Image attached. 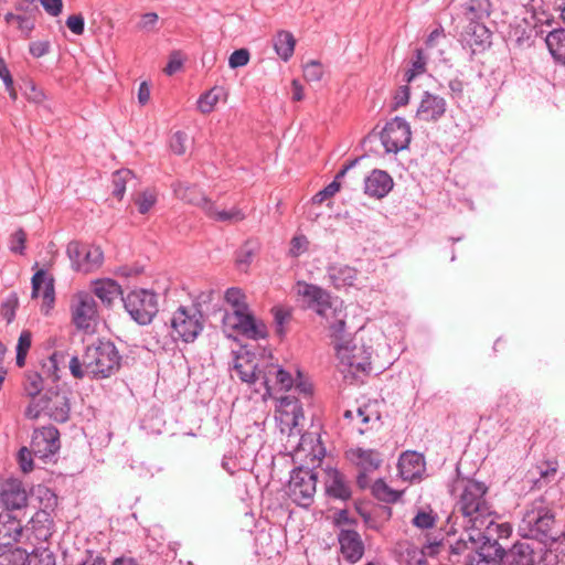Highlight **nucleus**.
I'll use <instances>...</instances> for the list:
<instances>
[{"mask_svg": "<svg viewBox=\"0 0 565 565\" xmlns=\"http://www.w3.org/2000/svg\"><path fill=\"white\" fill-rule=\"evenodd\" d=\"M234 370L242 382L254 387L262 394L263 399L276 398L279 401L277 413L281 425L289 427L290 431L303 418L300 402L294 396H277L280 392L289 391L295 381L291 374L280 365L259 359L256 354L245 352L236 358Z\"/></svg>", "mask_w": 565, "mask_h": 565, "instance_id": "nucleus-1", "label": "nucleus"}, {"mask_svg": "<svg viewBox=\"0 0 565 565\" xmlns=\"http://www.w3.org/2000/svg\"><path fill=\"white\" fill-rule=\"evenodd\" d=\"M121 356L111 341L97 340L87 345L82 359L74 355L70 361V371L75 379L89 374L95 379H106L120 367Z\"/></svg>", "mask_w": 565, "mask_h": 565, "instance_id": "nucleus-2", "label": "nucleus"}, {"mask_svg": "<svg viewBox=\"0 0 565 565\" xmlns=\"http://www.w3.org/2000/svg\"><path fill=\"white\" fill-rule=\"evenodd\" d=\"M461 483V492L455 508L463 519L466 531L482 529L483 525L494 521L495 512L487 498L488 487L473 479L463 480Z\"/></svg>", "mask_w": 565, "mask_h": 565, "instance_id": "nucleus-3", "label": "nucleus"}, {"mask_svg": "<svg viewBox=\"0 0 565 565\" xmlns=\"http://www.w3.org/2000/svg\"><path fill=\"white\" fill-rule=\"evenodd\" d=\"M225 300L233 308L223 316L222 323L228 337L239 334L247 339H265L268 334L266 324L254 317L245 302V295L239 288L231 287L225 291Z\"/></svg>", "mask_w": 565, "mask_h": 565, "instance_id": "nucleus-4", "label": "nucleus"}, {"mask_svg": "<svg viewBox=\"0 0 565 565\" xmlns=\"http://www.w3.org/2000/svg\"><path fill=\"white\" fill-rule=\"evenodd\" d=\"M296 292L306 308L313 310L327 321L331 337L342 339L347 317L342 303L332 301L331 295L323 288L306 281L296 284Z\"/></svg>", "mask_w": 565, "mask_h": 565, "instance_id": "nucleus-5", "label": "nucleus"}, {"mask_svg": "<svg viewBox=\"0 0 565 565\" xmlns=\"http://www.w3.org/2000/svg\"><path fill=\"white\" fill-rule=\"evenodd\" d=\"M70 391L58 385L49 387L38 399L31 401L25 407L24 416L38 419L42 414L56 423H66L71 414Z\"/></svg>", "mask_w": 565, "mask_h": 565, "instance_id": "nucleus-6", "label": "nucleus"}, {"mask_svg": "<svg viewBox=\"0 0 565 565\" xmlns=\"http://www.w3.org/2000/svg\"><path fill=\"white\" fill-rule=\"evenodd\" d=\"M555 523V515L544 498L532 501L525 510L519 525V532L524 539H532L543 542L554 539L552 529Z\"/></svg>", "mask_w": 565, "mask_h": 565, "instance_id": "nucleus-7", "label": "nucleus"}, {"mask_svg": "<svg viewBox=\"0 0 565 565\" xmlns=\"http://www.w3.org/2000/svg\"><path fill=\"white\" fill-rule=\"evenodd\" d=\"M510 525L507 523H497L494 521L477 527L475 531H467L468 540L477 545L476 555L482 557H495L503 562L505 557L504 548L499 544V537L509 535Z\"/></svg>", "mask_w": 565, "mask_h": 565, "instance_id": "nucleus-8", "label": "nucleus"}, {"mask_svg": "<svg viewBox=\"0 0 565 565\" xmlns=\"http://www.w3.org/2000/svg\"><path fill=\"white\" fill-rule=\"evenodd\" d=\"M122 302L130 318L140 326L149 324L159 311L158 296L148 289L130 291Z\"/></svg>", "mask_w": 565, "mask_h": 565, "instance_id": "nucleus-9", "label": "nucleus"}, {"mask_svg": "<svg viewBox=\"0 0 565 565\" xmlns=\"http://www.w3.org/2000/svg\"><path fill=\"white\" fill-rule=\"evenodd\" d=\"M318 476L312 469L297 467L291 471L287 494L299 507L308 508L313 502Z\"/></svg>", "mask_w": 565, "mask_h": 565, "instance_id": "nucleus-10", "label": "nucleus"}, {"mask_svg": "<svg viewBox=\"0 0 565 565\" xmlns=\"http://www.w3.org/2000/svg\"><path fill=\"white\" fill-rule=\"evenodd\" d=\"M172 337L192 343L203 330V316L198 308L179 307L170 321Z\"/></svg>", "mask_w": 565, "mask_h": 565, "instance_id": "nucleus-11", "label": "nucleus"}, {"mask_svg": "<svg viewBox=\"0 0 565 565\" xmlns=\"http://www.w3.org/2000/svg\"><path fill=\"white\" fill-rule=\"evenodd\" d=\"M338 342L335 344L337 355L342 364H345L353 372H370L371 371V352L370 348L358 345L353 340H344L334 338Z\"/></svg>", "mask_w": 565, "mask_h": 565, "instance_id": "nucleus-12", "label": "nucleus"}, {"mask_svg": "<svg viewBox=\"0 0 565 565\" xmlns=\"http://www.w3.org/2000/svg\"><path fill=\"white\" fill-rule=\"evenodd\" d=\"M412 131L408 122L402 117H395L386 122L381 132V141L386 152L397 153L408 147Z\"/></svg>", "mask_w": 565, "mask_h": 565, "instance_id": "nucleus-13", "label": "nucleus"}, {"mask_svg": "<svg viewBox=\"0 0 565 565\" xmlns=\"http://www.w3.org/2000/svg\"><path fill=\"white\" fill-rule=\"evenodd\" d=\"M73 322L78 329L87 330L98 318L97 303L87 291L74 295L71 303Z\"/></svg>", "mask_w": 565, "mask_h": 565, "instance_id": "nucleus-14", "label": "nucleus"}, {"mask_svg": "<svg viewBox=\"0 0 565 565\" xmlns=\"http://www.w3.org/2000/svg\"><path fill=\"white\" fill-rule=\"evenodd\" d=\"M31 448L34 456L41 459L54 456L61 448L58 429L52 425L35 429L32 434Z\"/></svg>", "mask_w": 565, "mask_h": 565, "instance_id": "nucleus-15", "label": "nucleus"}, {"mask_svg": "<svg viewBox=\"0 0 565 565\" xmlns=\"http://www.w3.org/2000/svg\"><path fill=\"white\" fill-rule=\"evenodd\" d=\"M447 110V102L444 97L424 92L416 110V118L426 122H436L443 118Z\"/></svg>", "mask_w": 565, "mask_h": 565, "instance_id": "nucleus-16", "label": "nucleus"}, {"mask_svg": "<svg viewBox=\"0 0 565 565\" xmlns=\"http://www.w3.org/2000/svg\"><path fill=\"white\" fill-rule=\"evenodd\" d=\"M340 551L351 564L359 562L364 554V543L355 530L341 529L338 534Z\"/></svg>", "mask_w": 565, "mask_h": 565, "instance_id": "nucleus-17", "label": "nucleus"}, {"mask_svg": "<svg viewBox=\"0 0 565 565\" xmlns=\"http://www.w3.org/2000/svg\"><path fill=\"white\" fill-rule=\"evenodd\" d=\"M1 502L8 510H20L26 505L28 494L22 482L9 479L1 486Z\"/></svg>", "mask_w": 565, "mask_h": 565, "instance_id": "nucleus-18", "label": "nucleus"}, {"mask_svg": "<svg viewBox=\"0 0 565 565\" xmlns=\"http://www.w3.org/2000/svg\"><path fill=\"white\" fill-rule=\"evenodd\" d=\"M392 177L384 170L374 169L364 179V193L371 198L383 199L393 189Z\"/></svg>", "mask_w": 565, "mask_h": 565, "instance_id": "nucleus-19", "label": "nucleus"}, {"mask_svg": "<svg viewBox=\"0 0 565 565\" xmlns=\"http://www.w3.org/2000/svg\"><path fill=\"white\" fill-rule=\"evenodd\" d=\"M537 557L534 543L516 542L505 553L503 565H536Z\"/></svg>", "mask_w": 565, "mask_h": 565, "instance_id": "nucleus-20", "label": "nucleus"}, {"mask_svg": "<svg viewBox=\"0 0 565 565\" xmlns=\"http://www.w3.org/2000/svg\"><path fill=\"white\" fill-rule=\"evenodd\" d=\"M345 455L360 470L370 472L377 470L383 461L381 454L375 449L356 447L349 449Z\"/></svg>", "mask_w": 565, "mask_h": 565, "instance_id": "nucleus-21", "label": "nucleus"}, {"mask_svg": "<svg viewBox=\"0 0 565 565\" xmlns=\"http://www.w3.org/2000/svg\"><path fill=\"white\" fill-rule=\"evenodd\" d=\"M326 493L332 499L348 501L352 497L351 487L345 476L338 469H329L324 482Z\"/></svg>", "mask_w": 565, "mask_h": 565, "instance_id": "nucleus-22", "label": "nucleus"}, {"mask_svg": "<svg viewBox=\"0 0 565 565\" xmlns=\"http://www.w3.org/2000/svg\"><path fill=\"white\" fill-rule=\"evenodd\" d=\"M397 467L403 479L413 480L420 477L425 469L424 456L416 451H406L401 455Z\"/></svg>", "mask_w": 565, "mask_h": 565, "instance_id": "nucleus-23", "label": "nucleus"}, {"mask_svg": "<svg viewBox=\"0 0 565 565\" xmlns=\"http://www.w3.org/2000/svg\"><path fill=\"white\" fill-rule=\"evenodd\" d=\"M174 195L192 205L203 209V211L213 212V202H211L195 185H185L181 182L173 184Z\"/></svg>", "mask_w": 565, "mask_h": 565, "instance_id": "nucleus-24", "label": "nucleus"}, {"mask_svg": "<svg viewBox=\"0 0 565 565\" xmlns=\"http://www.w3.org/2000/svg\"><path fill=\"white\" fill-rule=\"evenodd\" d=\"M94 295L107 308H110L114 301L122 295L121 286L113 279H98L94 281Z\"/></svg>", "mask_w": 565, "mask_h": 565, "instance_id": "nucleus-25", "label": "nucleus"}, {"mask_svg": "<svg viewBox=\"0 0 565 565\" xmlns=\"http://www.w3.org/2000/svg\"><path fill=\"white\" fill-rule=\"evenodd\" d=\"M22 534L20 522L10 515H0V550L10 547Z\"/></svg>", "mask_w": 565, "mask_h": 565, "instance_id": "nucleus-26", "label": "nucleus"}, {"mask_svg": "<svg viewBox=\"0 0 565 565\" xmlns=\"http://www.w3.org/2000/svg\"><path fill=\"white\" fill-rule=\"evenodd\" d=\"M328 277L337 289L351 287L358 278V270L348 265H332L328 267Z\"/></svg>", "mask_w": 565, "mask_h": 565, "instance_id": "nucleus-27", "label": "nucleus"}, {"mask_svg": "<svg viewBox=\"0 0 565 565\" xmlns=\"http://www.w3.org/2000/svg\"><path fill=\"white\" fill-rule=\"evenodd\" d=\"M32 298L42 296L45 300H54V279L47 277L44 269L38 270L32 277Z\"/></svg>", "mask_w": 565, "mask_h": 565, "instance_id": "nucleus-28", "label": "nucleus"}, {"mask_svg": "<svg viewBox=\"0 0 565 565\" xmlns=\"http://www.w3.org/2000/svg\"><path fill=\"white\" fill-rule=\"evenodd\" d=\"M547 49L553 58L565 65V29H554L545 38Z\"/></svg>", "mask_w": 565, "mask_h": 565, "instance_id": "nucleus-29", "label": "nucleus"}, {"mask_svg": "<svg viewBox=\"0 0 565 565\" xmlns=\"http://www.w3.org/2000/svg\"><path fill=\"white\" fill-rule=\"evenodd\" d=\"M296 40L292 33L279 31L274 38V49L277 55L287 62L294 54Z\"/></svg>", "mask_w": 565, "mask_h": 565, "instance_id": "nucleus-30", "label": "nucleus"}, {"mask_svg": "<svg viewBox=\"0 0 565 565\" xmlns=\"http://www.w3.org/2000/svg\"><path fill=\"white\" fill-rule=\"evenodd\" d=\"M355 418L354 427L358 429L359 434L363 435L371 429L374 424L380 422L381 416L377 412L373 411L370 405H364L355 411Z\"/></svg>", "mask_w": 565, "mask_h": 565, "instance_id": "nucleus-31", "label": "nucleus"}, {"mask_svg": "<svg viewBox=\"0 0 565 565\" xmlns=\"http://www.w3.org/2000/svg\"><path fill=\"white\" fill-rule=\"evenodd\" d=\"M491 34L483 23H469L466 29L465 41L470 46H484L490 43Z\"/></svg>", "mask_w": 565, "mask_h": 565, "instance_id": "nucleus-32", "label": "nucleus"}, {"mask_svg": "<svg viewBox=\"0 0 565 565\" xmlns=\"http://www.w3.org/2000/svg\"><path fill=\"white\" fill-rule=\"evenodd\" d=\"M463 13L470 23L478 22L479 20L488 17L490 13L489 0H468L462 4Z\"/></svg>", "mask_w": 565, "mask_h": 565, "instance_id": "nucleus-33", "label": "nucleus"}, {"mask_svg": "<svg viewBox=\"0 0 565 565\" xmlns=\"http://www.w3.org/2000/svg\"><path fill=\"white\" fill-rule=\"evenodd\" d=\"M43 387V377L39 372L28 371L24 374L23 390L31 401L38 399L42 395Z\"/></svg>", "mask_w": 565, "mask_h": 565, "instance_id": "nucleus-34", "label": "nucleus"}, {"mask_svg": "<svg viewBox=\"0 0 565 565\" xmlns=\"http://www.w3.org/2000/svg\"><path fill=\"white\" fill-rule=\"evenodd\" d=\"M371 491L377 500L386 503H395L401 497V493L390 488L383 479H377L371 486Z\"/></svg>", "mask_w": 565, "mask_h": 565, "instance_id": "nucleus-35", "label": "nucleus"}, {"mask_svg": "<svg viewBox=\"0 0 565 565\" xmlns=\"http://www.w3.org/2000/svg\"><path fill=\"white\" fill-rule=\"evenodd\" d=\"M104 260V253L99 246H86L82 271L89 273L98 268Z\"/></svg>", "mask_w": 565, "mask_h": 565, "instance_id": "nucleus-36", "label": "nucleus"}, {"mask_svg": "<svg viewBox=\"0 0 565 565\" xmlns=\"http://www.w3.org/2000/svg\"><path fill=\"white\" fill-rule=\"evenodd\" d=\"M206 213V215L217 222H228V223H236V222H239V221H243L246 215L245 213L234 206L232 207L231 210L226 211V210H222V211H217L215 209V205L213 204V212L211 211H204Z\"/></svg>", "mask_w": 565, "mask_h": 565, "instance_id": "nucleus-37", "label": "nucleus"}, {"mask_svg": "<svg viewBox=\"0 0 565 565\" xmlns=\"http://www.w3.org/2000/svg\"><path fill=\"white\" fill-rule=\"evenodd\" d=\"M134 173L129 169H120L113 173V195L121 200L126 192V184L132 180Z\"/></svg>", "mask_w": 565, "mask_h": 565, "instance_id": "nucleus-38", "label": "nucleus"}, {"mask_svg": "<svg viewBox=\"0 0 565 565\" xmlns=\"http://www.w3.org/2000/svg\"><path fill=\"white\" fill-rule=\"evenodd\" d=\"M223 89L221 87H213L202 94L198 100V108L202 114H210L215 105L218 103Z\"/></svg>", "mask_w": 565, "mask_h": 565, "instance_id": "nucleus-39", "label": "nucleus"}, {"mask_svg": "<svg viewBox=\"0 0 565 565\" xmlns=\"http://www.w3.org/2000/svg\"><path fill=\"white\" fill-rule=\"evenodd\" d=\"M32 343V333L29 330H23L18 339L17 343V356L15 363L19 367L25 365V359Z\"/></svg>", "mask_w": 565, "mask_h": 565, "instance_id": "nucleus-40", "label": "nucleus"}, {"mask_svg": "<svg viewBox=\"0 0 565 565\" xmlns=\"http://www.w3.org/2000/svg\"><path fill=\"white\" fill-rule=\"evenodd\" d=\"M426 71V56L420 49L415 51V57L412 62V67L405 72L404 79L411 83L417 75Z\"/></svg>", "mask_w": 565, "mask_h": 565, "instance_id": "nucleus-41", "label": "nucleus"}, {"mask_svg": "<svg viewBox=\"0 0 565 565\" xmlns=\"http://www.w3.org/2000/svg\"><path fill=\"white\" fill-rule=\"evenodd\" d=\"M437 521V514L431 510L425 511L419 510L416 515L413 518V525L420 530L433 529Z\"/></svg>", "mask_w": 565, "mask_h": 565, "instance_id": "nucleus-42", "label": "nucleus"}, {"mask_svg": "<svg viewBox=\"0 0 565 565\" xmlns=\"http://www.w3.org/2000/svg\"><path fill=\"white\" fill-rule=\"evenodd\" d=\"M66 253L76 270H82L83 259L85 255V245L78 242H71L67 245Z\"/></svg>", "mask_w": 565, "mask_h": 565, "instance_id": "nucleus-43", "label": "nucleus"}, {"mask_svg": "<svg viewBox=\"0 0 565 565\" xmlns=\"http://www.w3.org/2000/svg\"><path fill=\"white\" fill-rule=\"evenodd\" d=\"M303 76L308 82H319L323 76V66L318 61H310L303 66Z\"/></svg>", "mask_w": 565, "mask_h": 565, "instance_id": "nucleus-44", "label": "nucleus"}, {"mask_svg": "<svg viewBox=\"0 0 565 565\" xmlns=\"http://www.w3.org/2000/svg\"><path fill=\"white\" fill-rule=\"evenodd\" d=\"M271 311L274 315L275 323L277 326V333L279 335H284V324L290 320L291 312L290 310L285 309L282 307H274Z\"/></svg>", "mask_w": 565, "mask_h": 565, "instance_id": "nucleus-45", "label": "nucleus"}, {"mask_svg": "<svg viewBox=\"0 0 565 565\" xmlns=\"http://www.w3.org/2000/svg\"><path fill=\"white\" fill-rule=\"evenodd\" d=\"M157 199L152 192L143 191L136 200L135 203L139 213L146 214L154 205Z\"/></svg>", "mask_w": 565, "mask_h": 565, "instance_id": "nucleus-46", "label": "nucleus"}, {"mask_svg": "<svg viewBox=\"0 0 565 565\" xmlns=\"http://www.w3.org/2000/svg\"><path fill=\"white\" fill-rule=\"evenodd\" d=\"M188 140V136L183 131H175L170 140V148L173 153L178 156H182L185 153L186 146L185 142Z\"/></svg>", "mask_w": 565, "mask_h": 565, "instance_id": "nucleus-47", "label": "nucleus"}, {"mask_svg": "<svg viewBox=\"0 0 565 565\" xmlns=\"http://www.w3.org/2000/svg\"><path fill=\"white\" fill-rule=\"evenodd\" d=\"M249 57L250 54L247 49L235 50L228 58V65L231 68L245 66L249 62Z\"/></svg>", "mask_w": 565, "mask_h": 565, "instance_id": "nucleus-48", "label": "nucleus"}, {"mask_svg": "<svg viewBox=\"0 0 565 565\" xmlns=\"http://www.w3.org/2000/svg\"><path fill=\"white\" fill-rule=\"evenodd\" d=\"M28 565H56L54 554L49 550H43L29 557Z\"/></svg>", "mask_w": 565, "mask_h": 565, "instance_id": "nucleus-49", "label": "nucleus"}, {"mask_svg": "<svg viewBox=\"0 0 565 565\" xmlns=\"http://www.w3.org/2000/svg\"><path fill=\"white\" fill-rule=\"evenodd\" d=\"M32 448L22 447L18 452V461L23 472H30L33 469Z\"/></svg>", "mask_w": 565, "mask_h": 565, "instance_id": "nucleus-50", "label": "nucleus"}, {"mask_svg": "<svg viewBox=\"0 0 565 565\" xmlns=\"http://www.w3.org/2000/svg\"><path fill=\"white\" fill-rule=\"evenodd\" d=\"M308 248V239L306 236H295L290 242L289 255L292 257H298L302 253H305Z\"/></svg>", "mask_w": 565, "mask_h": 565, "instance_id": "nucleus-51", "label": "nucleus"}, {"mask_svg": "<svg viewBox=\"0 0 565 565\" xmlns=\"http://www.w3.org/2000/svg\"><path fill=\"white\" fill-rule=\"evenodd\" d=\"M67 28L76 35H82L85 30V21L82 14H72L66 19Z\"/></svg>", "mask_w": 565, "mask_h": 565, "instance_id": "nucleus-52", "label": "nucleus"}, {"mask_svg": "<svg viewBox=\"0 0 565 565\" xmlns=\"http://www.w3.org/2000/svg\"><path fill=\"white\" fill-rule=\"evenodd\" d=\"M340 188H341L340 182L332 181L323 190L319 191L315 195V198H313L315 202L321 203L326 199L333 196L340 190Z\"/></svg>", "mask_w": 565, "mask_h": 565, "instance_id": "nucleus-53", "label": "nucleus"}, {"mask_svg": "<svg viewBox=\"0 0 565 565\" xmlns=\"http://www.w3.org/2000/svg\"><path fill=\"white\" fill-rule=\"evenodd\" d=\"M50 41H34L30 43L29 51L33 57H41L50 52Z\"/></svg>", "mask_w": 565, "mask_h": 565, "instance_id": "nucleus-54", "label": "nucleus"}, {"mask_svg": "<svg viewBox=\"0 0 565 565\" xmlns=\"http://www.w3.org/2000/svg\"><path fill=\"white\" fill-rule=\"evenodd\" d=\"M26 234L22 228L15 231L12 235L11 250L14 253L23 254L25 248Z\"/></svg>", "mask_w": 565, "mask_h": 565, "instance_id": "nucleus-55", "label": "nucleus"}, {"mask_svg": "<svg viewBox=\"0 0 565 565\" xmlns=\"http://www.w3.org/2000/svg\"><path fill=\"white\" fill-rule=\"evenodd\" d=\"M159 17L154 12H148L141 15L138 28L146 31H151L156 28Z\"/></svg>", "mask_w": 565, "mask_h": 565, "instance_id": "nucleus-56", "label": "nucleus"}, {"mask_svg": "<svg viewBox=\"0 0 565 565\" xmlns=\"http://www.w3.org/2000/svg\"><path fill=\"white\" fill-rule=\"evenodd\" d=\"M411 89L407 85L401 86L394 95L395 108L406 106L409 102Z\"/></svg>", "mask_w": 565, "mask_h": 565, "instance_id": "nucleus-57", "label": "nucleus"}, {"mask_svg": "<svg viewBox=\"0 0 565 565\" xmlns=\"http://www.w3.org/2000/svg\"><path fill=\"white\" fill-rule=\"evenodd\" d=\"M44 10L52 17H57L62 12V0H40Z\"/></svg>", "mask_w": 565, "mask_h": 565, "instance_id": "nucleus-58", "label": "nucleus"}, {"mask_svg": "<svg viewBox=\"0 0 565 565\" xmlns=\"http://www.w3.org/2000/svg\"><path fill=\"white\" fill-rule=\"evenodd\" d=\"M254 256V248L249 246V243H246L238 252L237 254V263L239 265H246L248 266L252 262V258Z\"/></svg>", "mask_w": 565, "mask_h": 565, "instance_id": "nucleus-59", "label": "nucleus"}, {"mask_svg": "<svg viewBox=\"0 0 565 565\" xmlns=\"http://www.w3.org/2000/svg\"><path fill=\"white\" fill-rule=\"evenodd\" d=\"M143 271L142 266L139 265H122L117 269V275L129 278L136 277Z\"/></svg>", "mask_w": 565, "mask_h": 565, "instance_id": "nucleus-60", "label": "nucleus"}, {"mask_svg": "<svg viewBox=\"0 0 565 565\" xmlns=\"http://www.w3.org/2000/svg\"><path fill=\"white\" fill-rule=\"evenodd\" d=\"M452 98H461L463 94V82L459 78L450 79L448 83Z\"/></svg>", "mask_w": 565, "mask_h": 565, "instance_id": "nucleus-61", "label": "nucleus"}, {"mask_svg": "<svg viewBox=\"0 0 565 565\" xmlns=\"http://www.w3.org/2000/svg\"><path fill=\"white\" fill-rule=\"evenodd\" d=\"M446 34H445V30L441 25H439L438 28H436L435 30H433L427 40H426V46L427 47H434L437 43V41L441 38H445Z\"/></svg>", "mask_w": 565, "mask_h": 565, "instance_id": "nucleus-62", "label": "nucleus"}, {"mask_svg": "<svg viewBox=\"0 0 565 565\" xmlns=\"http://www.w3.org/2000/svg\"><path fill=\"white\" fill-rule=\"evenodd\" d=\"M0 78L3 81L6 88H11L12 76H11L10 71L8 70V66H7L3 57H1V56H0Z\"/></svg>", "mask_w": 565, "mask_h": 565, "instance_id": "nucleus-63", "label": "nucleus"}, {"mask_svg": "<svg viewBox=\"0 0 565 565\" xmlns=\"http://www.w3.org/2000/svg\"><path fill=\"white\" fill-rule=\"evenodd\" d=\"M501 561L495 557H482L477 556L473 557L472 562L470 564L472 565H500Z\"/></svg>", "mask_w": 565, "mask_h": 565, "instance_id": "nucleus-64", "label": "nucleus"}]
</instances>
